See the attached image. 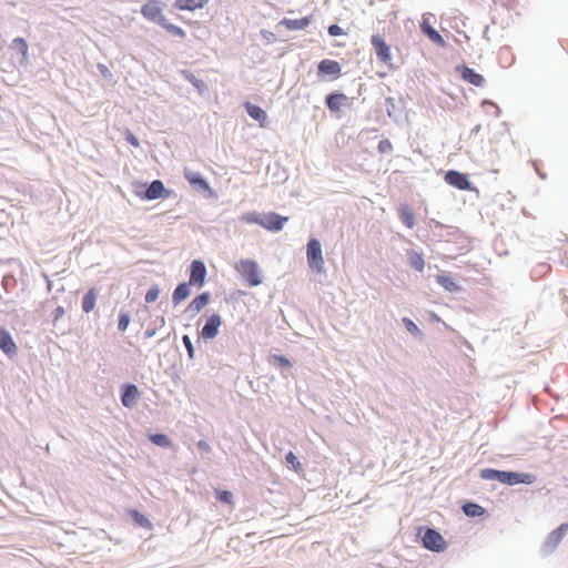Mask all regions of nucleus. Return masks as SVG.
Returning <instances> with one entry per match:
<instances>
[{
	"label": "nucleus",
	"mask_w": 568,
	"mask_h": 568,
	"mask_svg": "<svg viewBox=\"0 0 568 568\" xmlns=\"http://www.w3.org/2000/svg\"><path fill=\"white\" fill-rule=\"evenodd\" d=\"M159 294H160V290L158 286H153L151 287L146 294H145V302L146 303H153L158 300L159 297Z\"/></svg>",
	"instance_id": "obj_37"
},
{
	"label": "nucleus",
	"mask_w": 568,
	"mask_h": 568,
	"mask_svg": "<svg viewBox=\"0 0 568 568\" xmlns=\"http://www.w3.org/2000/svg\"><path fill=\"white\" fill-rule=\"evenodd\" d=\"M184 178L193 186H199L202 190H209V183L197 173L190 169H184Z\"/></svg>",
	"instance_id": "obj_20"
},
{
	"label": "nucleus",
	"mask_w": 568,
	"mask_h": 568,
	"mask_svg": "<svg viewBox=\"0 0 568 568\" xmlns=\"http://www.w3.org/2000/svg\"><path fill=\"white\" fill-rule=\"evenodd\" d=\"M403 323L409 333L414 335L420 334L418 326L410 318L404 317Z\"/></svg>",
	"instance_id": "obj_36"
},
{
	"label": "nucleus",
	"mask_w": 568,
	"mask_h": 568,
	"mask_svg": "<svg viewBox=\"0 0 568 568\" xmlns=\"http://www.w3.org/2000/svg\"><path fill=\"white\" fill-rule=\"evenodd\" d=\"M463 511L469 517H479L484 515L485 509L478 504L467 503L463 506Z\"/></svg>",
	"instance_id": "obj_29"
},
{
	"label": "nucleus",
	"mask_w": 568,
	"mask_h": 568,
	"mask_svg": "<svg viewBox=\"0 0 568 568\" xmlns=\"http://www.w3.org/2000/svg\"><path fill=\"white\" fill-rule=\"evenodd\" d=\"M221 316L217 314L211 315L207 320L205 325L201 329V337L204 339H212L214 338L219 333V327L221 326Z\"/></svg>",
	"instance_id": "obj_11"
},
{
	"label": "nucleus",
	"mask_w": 568,
	"mask_h": 568,
	"mask_svg": "<svg viewBox=\"0 0 568 568\" xmlns=\"http://www.w3.org/2000/svg\"><path fill=\"white\" fill-rule=\"evenodd\" d=\"M125 139L132 146H134V148L140 146V142H139L138 138L130 131L126 132Z\"/></svg>",
	"instance_id": "obj_44"
},
{
	"label": "nucleus",
	"mask_w": 568,
	"mask_h": 568,
	"mask_svg": "<svg viewBox=\"0 0 568 568\" xmlns=\"http://www.w3.org/2000/svg\"><path fill=\"white\" fill-rule=\"evenodd\" d=\"M281 23L285 26L288 30H303L310 24V19H284L282 20Z\"/></svg>",
	"instance_id": "obj_27"
},
{
	"label": "nucleus",
	"mask_w": 568,
	"mask_h": 568,
	"mask_svg": "<svg viewBox=\"0 0 568 568\" xmlns=\"http://www.w3.org/2000/svg\"><path fill=\"white\" fill-rule=\"evenodd\" d=\"M0 348L9 357L16 356L18 347L10 334L4 327H0Z\"/></svg>",
	"instance_id": "obj_12"
},
{
	"label": "nucleus",
	"mask_w": 568,
	"mask_h": 568,
	"mask_svg": "<svg viewBox=\"0 0 568 568\" xmlns=\"http://www.w3.org/2000/svg\"><path fill=\"white\" fill-rule=\"evenodd\" d=\"M261 216L262 215L257 214L256 212H247V213L242 215L241 220L244 221L245 223H251V224L260 225L261 224Z\"/></svg>",
	"instance_id": "obj_33"
},
{
	"label": "nucleus",
	"mask_w": 568,
	"mask_h": 568,
	"mask_svg": "<svg viewBox=\"0 0 568 568\" xmlns=\"http://www.w3.org/2000/svg\"><path fill=\"white\" fill-rule=\"evenodd\" d=\"M129 324H130V316H129V314H126V313L121 314L120 317H119L118 328L121 332H124L128 328Z\"/></svg>",
	"instance_id": "obj_41"
},
{
	"label": "nucleus",
	"mask_w": 568,
	"mask_h": 568,
	"mask_svg": "<svg viewBox=\"0 0 568 568\" xmlns=\"http://www.w3.org/2000/svg\"><path fill=\"white\" fill-rule=\"evenodd\" d=\"M98 292L95 288H90L82 300V310L85 313H90L94 310L97 303Z\"/></svg>",
	"instance_id": "obj_24"
},
{
	"label": "nucleus",
	"mask_w": 568,
	"mask_h": 568,
	"mask_svg": "<svg viewBox=\"0 0 568 568\" xmlns=\"http://www.w3.org/2000/svg\"><path fill=\"white\" fill-rule=\"evenodd\" d=\"M206 268L202 261H193L191 264L190 285L201 287L205 282Z\"/></svg>",
	"instance_id": "obj_10"
},
{
	"label": "nucleus",
	"mask_w": 568,
	"mask_h": 568,
	"mask_svg": "<svg viewBox=\"0 0 568 568\" xmlns=\"http://www.w3.org/2000/svg\"><path fill=\"white\" fill-rule=\"evenodd\" d=\"M436 281L440 286H443L448 292H456L459 288L458 285L453 280V277L448 275H437Z\"/></svg>",
	"instance_id": "obj_28"
},
{
	"label": "nucleus",
	"mask_w": 568,
	"mask_h": 568,
	"mask_svg": "<svg viewBox=\"0 0 568 568\" xmlns=\"http://www.w3.org/2000/svg\"><path fill=\"white\" fill-rule=\"evenodd\" d=\"M503 470H496L491 468H486L481 470V478L488 479V480H497L500 483Z\"/></svg>",
	"instance_id": "obj_31"
},
{
	"label": "nucleus",
	"mask_w": 568,
	"mask_h": 568,
	"mask_svg": "<svg viewBox=\"0 0 568 568\" xmlns=\"http://www.w3.org/2000/svg\"><path fill=\"white\" fill-rule=\"evenodd\" d=\"M210 297L207 292L197 295L187 306V311L193 314L200 313L209 304Z\"/></svg>",
	"instance_id": "obj_19"
},
{
	"label": "nucleus",
	"mask_w": 568,
	"mask_h": 568,
	"mask_svg": "<svg viewBox=\"0 0 568 568\" xmlns=\"http://www.w3.org/2000/svg\"><path fill=\"white\" fill-rule=\"evenodd\" d=\"M536 480V476L525 473L504 471L501 473L500 483L506 485L517 484H532Z\"/></svg>",
	"instance_id": "obj_8"
},
{
	"label": "nucleus",
	"mask_w": 568,
	"mask_h": 568,
	"mask_svg": "<svg viewBox=\"0 0 568 568\" xmlns=\"http://www.w3.org/2000/svg\"><path fill=\"white\" fill-rule=\"evenodd\" d=\"M435 22L434 14L427 12L422 16L420 30L422 32L436 45L445 47L446 42L437 30L434 29L433 23Z\"/></svg>",
	"instance_id": "obj_5"
},
{
	"label": "nucleus",
	"mask_w": 568,
	"mask_h": 568,
	"mask_svg": "<svg viewBox=\"0 0 568 568\" xmlns=\"http://www.w3.org/2000/svg\"><path fill=\"white\" fill-rule=\"evenodd\" d=\"M306 256L310 268L320 274L324 272V258L318 240L311 239L306 246Z\"/></svg>",
	"instance_id": "obj_1"
},
{
	"label": "nucleus",
	"mask_w": 568,
	"mask_h": 568,
	"mask_svg": "<svg viewBox=\"0 0 568 568\" xmlns=\"http://www.w3.org/2000/svg\"><path fill=\"white\" fill-rule=\"evenodd\" d=\"M462 78L466 82H468L475 87H483L485 83L484 77L481 74L477 73L474 69L468 68V67H463Z\"/></svg>",
	"instance_id": "obj_17"
},
{
	"label": "nucleus",
	"mask_w": 568,
	"mask_h": 568,
	"mask_svg": "<svg viewBox=\"0 0 568 568\" xmlns=\"http://www.w3.org/2000/svg\"><path fill=\"white\" fill-rule=\"evenodd\" d=\"M165 192L164 184L160 180H154L144 193V199L156 200L163 196Z\"/></svg>",
	"instance_id": "obj_18"
},
{
	"label": "nucleus",
	"mask_w": 568,
	"mask_h": 568,
	"mask_svg": "<svg viewBox=\"0 0 568 568\" xmlns=\"http://www.w3.org/2000/svg\"><path fill=\"white\" fill-rule=\"evenodd\" d=\"M409 263L413 268H415L418 272H422L425 267V261L420 253L412 252L409 254Z\"/></svg>",
	"instance_id": "obj_30"
},
{
	"label": "nucleus",
	"mask_w": 568,
	"mask_h": 568,
	"mask_svg": "<svg viewBox=\"0 0 568 568\" xmlns=\"http://www.w3.org/2000/svg\"><path fill=\"white\" fill-rule=\"evenodd\" d=\"M435 22L434 14L427 12L422 16L420 30L422 32L436 45L445 47L446 42L437 30L434 29L433 23Z\"/></svg>",
	"instance_id": "obj_6"
},
{
	"label": "nucleus",
	"mask_w": 568,
	"mask_h": 568,
	"mask_svg": "<svg viewBox=\"0 0 568 568\" xmlns=\"http://www.w3.org/2000/svg\"><path fill=\"white\" fill-rule=\"evenodd\" d=\"M64 315V308L62 306H58L53 313H52V316H53V321L57 322L59 321L62 316Z\"/></svg>",
	"instance_id": "obj_45"
},
{
	"label": "nucleus",
	"mask_w": 568,
	"mask_h": 568,
	"mask_svg": "<svg viewBox=\"0 0 568 568\" xmlns=\"http://www.w3.org/2000/svg\"><path fill=\"white\" fill-rule=\"evenodd\" d=\"M328 34L332 37H338L344 34L343 29L337 24H332L328 27Z\"/></svg>",
	"instance_id": "obj_43"
},
{
	"label": "nucleus",
	"mask_w": 568,
	"mask_h": 568,
	"mask_svg": "<svg viewBox=\"0 0 568 568\" xmlns=\"http://www.w3.org/2000/svg\"><path fill=\"white\" fill-rule=\"evenodd\" d=\"M190 293V283L179 284L172 295L173 303L175 305L180 304L182 301L189 297Z\"/></svg>",
	"instance_id": "obj_25"
},
{
	"label": "nucleus",
	"mask_w": 568,
	"mask_h": 568,
	"mask_svg": "<svg viewBox=\"0 0 568 568\" xmlns=\"http://www.w3.org/2000/svg\"><path fill=\"white\" fill-rule=\"evenodd\" d=\"M197 447L203 452H209L211 449L210 445L205 440H200L197 443Z\"/></svg>",
	"instance_id": "obj_46"
},
{
	"label": "nucleus",
	"mask_w": 568,
	"mask_h": 568,
	"mask_svg": "<svg viewBox=\"0 0 568 568\" xmlns=\"http://www.w3.org/2000/svg\"><path fill=\"white\" fill-rule=\"evenodd\" d=\"M244 106L248 115L252 119L258 121L261 123V126H264V122L266 121L267 118L265 111L262 108L250 102H246Z\"/></svg>",
	"instance_id": "obj_22"
},
{
	"label": "nucleus",
	"mask_w": 568,
	"mask_h": 568,
	"mask_svg": "<svg viewBox=\"0 0 568 568\" xmlns=\"http://www.w3.org/2000/svg\"><path fill=\"white\" fill-rule=\"evenodd\" d=\"M567 532H568V523H564L557 529L552 530L548 535V537L546 539V546L549 548L557 547L561 542V540L564 539V537L566 536Z\"/></svg>",
	"instance_id": "obj_13"
},
{
	"label": "nucleus",
	"mask_w": 568,
	"mask_h": 568,
	"mask_svg": "<svg viewBox=\"0 0 568 568\" xmlns=\"http://www.w3.org/2000/svg\"><path fill=\"white\" fill-rule=\"evenodd\" d=\"M210 0H175V6L180 10L194 11L202 9Z\"/></svg>",
	"instance_id": "obj_21"
},
{
	"label": "nucleus",
	"mask_w": 568,
	"mask_h": 568,
	"mask_svg": "<svg viewBox=\"0 0 568 568\" xmlns=\"http://www.w3.org/2000/svg\"><path fill=\"white\" fill-rule=\"evenodd\" d=\"M318 71L324 74L339 77L341 75V65L335 60L324 59L318 63Z\"/></svg>",
	"instance_id": "obj_16"
},
{
	"label": "nucleus",
	"mask_w": 568,
	"mask_h": 568,
	"mask_svg": "<svg viewBox=\"0 0 568 568\" xmlns=\"http://www.w3.org/2000/svg\"><path fill=\"white\" fill-rule=\"evenodd\" d=\"M399 216H400L402 222L408 229H413L414 227V225H415V214H414L413 210L408 205H406V204L400 205V207H399Z\"/></svg>",
	"instance_id": "obj_26"
},
{
	"label": "nucleus",
	"mask_w": 568,
	"mask_h": 568,
	"mask_svg": "<svg viewBox=\"0 0 568 568\" xmlns=\"http://www.w3.org/2000/svg\"><path fill=\"white\" fill-rule=\"evenodd\" d=\"M139 395L138 387L135 385H126L121 397L123 406L131 407Z\"/></svg>",
	"instance_id": "obj_23"
},
{
	"label": "nucleus",
	"mask_w": 568,
	"mask_h": 568,
	"mask_svg": "<svg viewBox=\"0 0 568 568\" xmlns=\"http://www.w3.org/2000/svg\"><path fill=\"white\" fill-rule=\"evenodd\" d=\"M150 440L161 447H169L171 445L170 438L164 434H154L150 436Z\"/></svg>",
	"instance_id": "obj_32"
},
{
	"label": "nucleus",
	"mask_w": 568,
	"mask_h": 568,
	"mask_svg": "<svg viewBox=\"0 0 568 568\" xmlns=\"http://www.w3.org/2000/svg\"><path fill=\"white\" fill-rule=\"evenodd\" d=\"M162 24L172 34H174L176 37H180V38H184L185 37L184 30L181 29L180 27H176V26H173V24H164V23H162Z\"/></svg>",
	"instance_id": "obj_40"
},
{
	"label": "nucleus",
	"mask_w": 568,
	"mask_h": 568,
	"mask_svg": "<svg viewBox=\"0 0 568 568\" xmlns=\"http://www.w3.org/2000/svg\"><path fill=\"white\" fill-rule=\"evenodd\" d=\"M348 98L344 93H332L326 97V105L333 112H338L346 105Z\"/></svg>",
	"instance_id": "obj_14"
},
{
	"label": "nucleus",
	"mask_w": 568,
	"mask_h": 568,
	"mask_svg": "<svg viewBox=\"0 0 568 568\" xmlns=\"http://www.w3.org/2000/svg\"><path fill=\"white\" fill-rule=\"evenodd\" d=\"M142 13L145 18L153 20V21H160L162 17V10L156 1H149L142 7Z\"/></svg>",
	"instance_id": "obj_15"
},
{
	"label": "nucleus",
	"mask_w": 568,
	"mask_h": 568,
	"mask_svg": "<svg viewBox=\"0 0 568 568\" xmlns=\"http://www.w3.org/2000/svg\"><path fill=\"white\" fill-rule=\"evenodd\" d=\"M288 220L286 216H281L274 212L263 214L261 216L260 226L271 232H278L283 229L284 223Z\"/></svg>",
	"instance_id": "obj_7"
},
{
	"label": "nucleus",
	"mask_w": 568,
	"mask_h": 568,
	"mask_svg": "<svg viewBox=\"0 0 568 568\" xmlns=\"http://www.w3.org/2000/svg\"><path fill=\"white\" fill-rule=\"evenodd\" d=\"M286 462L288 464L292 465V468L295 470V471H300L302 469V465L301 463L298 462L297 457L292 453V452H288L286 454V457H285Z\"/></svg>",
	"instance_id": "obj_35"
},
{
	"label": "nucleus",
	"mask_w": 568,
	"mask_h": 568,
	"mask_svg": "<svg viewBox=\"0 0 568 568\" xmlns=\"http://www.w3.org/2000/svg\"><path fill=\"white\" fill-rule=\"evenodd\" d=\"M377 149L379 153H389L393 150V144L389 140L384 139L379 141Z\"/></svg>",
	"instance_id": "obj_38"
},
{
	"label": "nucleus",
	"mask_w": 568,
	"mask_h": 568,
	"mask_svg": "<svg viewBox=\"0 0 568 568\" xmlns=\"http://www.w3.org/2000/svg\"><path fill=\"white\" fill-rule=\"evenodd\" d=\"M276 359L278 361V363L283 366H290V361L283 356H280V357H276Z\"/></svg>",
	"instance_id": "obj_47"
},
{
	"label": "nucleus",
	"mask_w": 568,
	"mask_h": 568,
	"mask_svg": "<svg viewBox=\"0 0 568 568\" xmlns=\"http://www.w3.org/2000/svg\"><path fill=\"white\" fill-rule=\"evenodd\" d=\"M445 181L458 190H470L471 184L467 174L450 170L445 174Z\"/></svg>",
	"instance_id": "obj_9"
},
{
	"label": "nucleus",
	"mask_w": 568,
	"mask_h": 568,
	"mask_svg": "<svg viewBox=\"0 0 568 568\" xmlns=\"http://www.w3.org/2000/svg\"><path fill=\"white\" fill-rule=\"evenodd\" d=\"M423 546L434 552H442L447 548L444 537L435 529L426 528L422 536Z\"/></svg>",
	"instance_id": "obj_2"
},
{
	"label": "nucleus",
	"mask_w": 568,
	"mask_h": 568,
	"mask_svg": "<svg viewBox=\"0 0 568 568\" xmlns=\"http://www.w3.org/2000/svg\"><path fill=\"white\" fill-rule=\"evenodd\" d=\"M182 339H183V344H184V346H185V348L187 351L189 356L191 358H193V356H194V347L192 345L191 338L187 335H184Z\"/></svg>",
	"instance_id": "obj_42"
},
{
	"label": "nucleus",
	"mask_w": 568,
	"mask_h": 568,
	"mask_svg": "<svg viewBox=\"0 0 568 568\" xmlns=\"http://www.w3.org/2000/svg\"><path fill=\"white\" fill-rule=\"evenodd\" d=\"M14 47L22 53V55H27L28 53V44L24 39L17 38L13 40Z\"/></svg>",
	"instance_id": "obj_39"
},
{
	"label": "nucleus",
	"mask_w": 568,
	"mask_h": 568,
	"mask_svg": "<svg viewBox=\"0 0 568 568\" xmlns=\"http://www.w3.org/2000/svg\"><path fill=\"white\" fill-rule=\"evenodd\" d=\"M216 498L223 504L230 505L233 503V495L229 490H217Z\"/></svg>",
	"instance_id": "obj_34"
},
{
	"label": "nucleus",
	"mask_w": 568,
	"mask_h": 568,
	"mask_svg": "<svg viewBox=\"0 0 568 568\" xmlns=\"http://www.w3.org/2000/svg\"><path fill=\"white\" fill-rule=\"evenodd\" d=\"M371 43L375 50L377 59L385 65L393 67V57L390 47L386 43L385 39L381 34H373Z\"/></svg>",
	"instance_id": "obj_3"
},
{
	"label": "nucleus",
	"mask_w": 568,
	"mask_h": 568,
	"mask_svg": "<svg viewBox=\"0 0 568 568\" xmlns=\"http://www.w3.org/2000/svg\"><path fill=\"white\" fill-rule=\"evenodd\" d=\"M236 270L242 274V276L246 280L250 286H257L261 284L258 266L256 262L252 260H242L236 265Z\"/></svg>",
	"instance_id": "obj_4"
}]
</instances>
